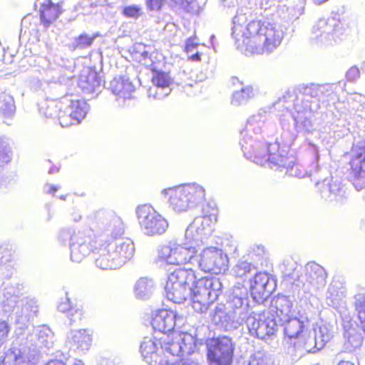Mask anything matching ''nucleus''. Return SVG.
Masks as SVG:
<instances>
[{"mask_svg":"<svg viewBox=\"0 0 365 365\" xmlns=\"http://www.w3.org/2000/svg\"><path fill=\"white\" fill-rule=\"evenodd\" d=\"M90 225L98 229V238L103 244H108L121 238L124 225L121 218L112 212L101 210L91 213L86 217Z\"/></svg>","mask_w":365,"mask_h":365,"instance_id":"9","label":"nucleus"},{"mask_svg":"<svg viewBox=\"0 0 365 365\" xmlns=\"http://www.w3.org/2000/svg\"><path fill=\"white\" fill-rule=\"evenodd\" d=\"M354 298L355 309L358 314L360 326L365 333V294H357Z\"/></svg>","mask_w":365,"mask_h":365,"instance_id":"48","label":"nucleus"},{"mask_svg":"<svg viewBox=\"0 0 365 365\" xmlns=\"http://www.w3.org/2000/svg\"><path fill=\"white\" fill-rule=\"evenodd\" d=\"M64 104L62 98L58 100H46L41 103L39 107L40 112L47 118H58L61 123V116L63 115Z\"/></svg>","mask_w":365,"mask_h":365,"instance_id":"40","label":"nucleus"},{"mask_svg":"<svg viewBox=\"0 0 365 365\" xmlns=\"http://www.w3.org/2000/svg\"><path fill=\"white\" fill-rule=\"evenodd\" d=\"M140 351L143 360L149 365H171L168 359H164L160 348L150 337H145L141 342Z\"/></svg>","mask_w":365,"mask_h":365,"instance_id":"28","label":"nucleus"},{"mask_svg":"<svg viewBox=\"0 0 365 365\" xmlns=\"http://www.w3.org/2000/svg\"><path fill=\"white\" fill-rule=\"evenodd\" d=\"M286 167L283 168V170H285V175L289 176L296 177L299 178H304L307 175H309L311 171H312L317 176L319 173L326 172V169H322L318 165H314V168L310 170L309 172L305 170L302 165L294 163V157H290L287 161Z\"/></svg>","mask_w":365,"mask_h":365,"instance_id":"39","label":"nucleus"},{"mask_svg":"<svg viewBox=\"0 0 365 365\" xmlns=\"http://www.w3.org/2000/svg\"><path fill=\"white\" fill-rule=\"evenodd\" d=\"M344 336L345 339L344 348L349 352L359 348L362 344L363 337L355 328L348 327L346 325H344Z\"/></svg>","mask_w":365,"mask_h":365,"instance_id":"41","label":"nucleus"},{"mask_svg":"<svg viewBox=\"0 0 365 365\" xmlns=\"http://www.w3.org/2000/svg\"><path fill=\"white\" fill-rule=\"evenodd\" d=\"M314 334L319 336L318 346L324 347L325 344L327 343L332 337V334L330 327L328 324H322L319 327L318 330L313 331Z\"/></svg>","mask_w":365,"mask_h":365,"instance_id":"51","label":"nucleus"},{"mask_svg":"<svg viewBox=\"0 0 365 365\" xmlns=\"http://www.w3.org/2000/svg\"><path fill=\"white\" fill-rule=\"evenodd\" d=\"M10 148L3 140L0 139V163H8L10 161Z\"/></svg>","mask_w":365,"mask_h":365,"instance_id":"56","label":"nucleus"},{"mask_svg":"<svg viewBox=\"0 0 365 365\" xmlns=\"http://www.w3.org/2000/svg\"><path fill=\"white\" fill-rule=\"evenodd\" d=\"M255 96L253 87L245 86L240 91H235L232 96L231 103L235 106L244 105Z\"/></svg>","mask_w":365,"mask_h":365,"instance_id":"46","label":"nucleus"},{"mask_svg":"<svg viewBox=\"0 0 365 365\" xmlns=\"http://www.w3.org/2000/svg\"><path fill=\"white\" fill-rule=\"evenodd\" d=\"M207 359L209 365H230L235 344L227 336L209 339L206 341Z\"/></svg>","mask_w":365,"mask_h":365,"instance_id":"15","label":"nucleus"},{"mask_svg":"<svg viewBox=\"0 0 365 365\" xmlns=\"http://www.w3.org/2000/svg\"><path fill=\"white\" fill-rule=\"evenodd\" d=\"M245 321L250 335L262 340L273 336L277 330V319L268 312L250 314Z\"/></svg>","mask_w":365,"mask_h":365,"instance_id":"18","label":"nucleus"},{"mask_svg":"<svg viewBox=\"0 0 365 365\" xmlns=\"http://www.w3.org/2000/svg\"><path fill=\"white\" fill-rule=\"evenodd\" d=\"M275 281L265 272L255 274L250 282V293L253 300L260 304L272 292L275 287Z\"/></svg>","mask_w":365,"mask_h":365,"instance_id":"25","label":"nucleus"},{"mask_svg":"<svg viewBox=\"0 0 365 365\" xmlns=\"http://www.w3.org/2000/svg\"><path fill=\"white\" fill-rule=\"evenodd\" d=\"M136 215L142 230L148 236L162 235L168 227L167 220L149 205L138 206Z\"/></svg>","mask_w":365,"mask_h":365,"instance_id":"16","label":"nucleus"},{"mask_svg":"<svg viewBox=\"0 0 365 365\" xmlns=\"http://www.w3.org/2000/svg\"><path fill=\"white\" fill-rule=\"evenodd\" d=\"M23 289V284L19 283L8 284L4 287L0 303L6 312L11 311L18 303H21Z\"/></svg>","mask_w":365,"mask_h":365,"instance_id":"34","label":"nucleus"},{"mask_svg":"<svg viewBox=\"0 0 365 365\" xmlns=\"http://www.w3.org/2000/svg\"><path fill=\"white\" fill-rule=\"evenodd\" d=\"M78 86L84 93L97 96L103 86L97 72L86 68L79 77Z\"/></svg>","mask_w":365,"mask_h":365,"instance_id":"33","label":"nucleus"},{"mask_svg":"<svg viewBox=\"0 0 365 365\" xmlns=\"http://www.w3.org/2000/svg\"><path fill=\"white\" fill-rule=\"evenodd\" d=\"M197 45L198 43L195 41V38H189L185 43V50L186 53L189 55L190 59L194 61H200V53L197 51L194 53Z\"/></svg>","mask_w":365,"mask_h":365,"instance_id":"53","label":"nucleus"},{"mask_svg":"<svg viewBox=\"0 0 365 365\" xmlns=\"http://www.w3.org/2000/svg\"><path fill=\"white\" fill-rule=\"evenodd\" d=\"M16 110L13 97L6 93L0 94V118H7L13 116Z\"/></svg>","mask_w":365,"mask_h":365,"instance_id":"45","label":"nucleus"},{"mask_svg":"<svg viewBox=\"0 0 365 365\" xmlns=\"http://www.w3.org/2000/svg\"><path fill=\"white\" fill-rule=\"evenodd\" d=\"M184 322L182 316L174 311L163 309L155 312L151 324L154 330L165 334L173 331L175 327H181Z\"/></svg>","mask_w":365,"mask_h":365,"instance_id":"23","label":"nucleus"},{"mask_svg":"<svg viewBox=\"0 0 365 365\" xmlns=\"http://www.w3.org/2000/svg\"><path fill=\"white\" fill-rule=\"evenodd\" d=\"M280 322L284 327V334L290 340L292 346V342L299 339L307 331L304 322L297 317H289L288 320Z\"/></svg>","mask_w":365,"mask_h":365,"instance_id":"37","label":"nucleus"},{"mask_svg":"<svg viewBox=\"0 0 365 365\" xmlns=\"http://www.w3.org/2000/svg\"><path fill=\"white\" fill-rule=\"evenodd\" d=\"M168 6L172 9H185L190 4V0H167Z\"/></svg>","mask_w":365,"mask_h":365,"instance_id":"58","label":"nucleus"},{"mask_svg":"<svg viewBox=\"0 0 365 365\" xmlns=\"http://www.w3.org/2000/svg\"><path fill=\"white\" fill-rule=\"evenodd\" d=\"M11 250L9 249L8 245L5 244H0V262L1 263H6L10 260Z\"/></svg>","mask_w":365,"mask_h":365,"instance_id":"60","label":"nucleus"},{"mask_svg":"<svg viewBox=\"0 0 365 365\" xmlns=\"http://www.w3.org/2000/svg\"><path fill=\"white\" fill-rule=\"evenodd\" d=\"M348 23L335 18L320 19L312 26L311 41L321 46L339 43L350 34Z\"/></svg>","mask_w":365,"mask_h":365,"instance_id":"6","label":"nucleus"},{"mask_svg":"<svg viewBox=\"0 0 365 365\" xmlns=\"http://www.w3.org/2000/svg\"><path fill=\"white\" fill-rule=\"evenodd\" d=\"M319 336L313 332L307 331L297 339L293 341L292 346L289 347L288 351L292 355L301 357L306 353H314L322 349L323 347L318 346Z\"/></svg>","mask_w":365,"mask_h":365,"instance_id":"27","label":"nucleus"},{"mask_svg":"<svg viewBox=\"0 0 365 365\" xmlns=\"http://www.w3.org/2000/svg\"><path fill=\"white\" fill-rule=\"evenodd\" d=\"M30 320L26 319L25 317H17L15 319L16 324V337L22 336L26 337V334L29 331H32V327L30 329Z\"/></svg>","mask_w":365,"mask_h":365,"instance_id":"52","label":"nucleus"},{"mask_svg":"<svg viewBox=\"0 0 365 365\" xmlns=\"http://www.w3.org/2000/svg\"><path fill=\"white\" fill-rule=\"evenodd\" d=\"M292 303L289 298L284 295H278L272 301L269 311L279 322L288 320L291 317Z\"/></svg>","mask_w":365,"mask_h":365,"instance_id":"35","label":"nucleus"},{"mask_svg":"<svg viewBox=\"0 0 365 365\" xmlns=\"http://www.w3.org/2000/svg\"><path fill=\"white\" fill-rule=\"evenodd\" d=\"M228 257L221 250L215 247H207L197 256L196 267L205 272L218 274L228 267Z\"/></svg>","mask_w":365,"mask_h":365,"instance_id":"17","label":"nucleus"},{"mask_svg":"<svg viewBox=\"0 0 365 365\" xmlns=\"http://www.w3.org/2000/svg\"><path fill=\"white\" fill-rule=\"evenodd\" d=\"M360 76V72L356 66L351 67L346 72V77L349 81L354 82L356 81Z\"/></svg>","mask_w":365,"mask_h":365,"instance_id":"61","label":"nucleus"},{"mask_svg":"<svg viewBox=\"0 0 365 365\" xmlns=\"http://www.w3.org/2000/svg\"><path fill=\"white\" fill-rule=\"evenodd\" d=\"M120 267L133 258L135 247L133 240L128 237H121L108 243Z\"/></svg>","mask_w":365,"mask_h":365,"instance_id":"29","label":"nucleus"},{"mask_svg":"<svg viewBox=\"0 0 365 365\" xmlns=\"http://www.w3.org/2000/svg\"><path fill=\"white\" fill-rule=\"evenodd\" d=\"M35 6L39 8L41 22L46 29L48 28L62 13L60 4H55L52 0H37Z\"/></svg>","mask_w":365,"mask_h":365,"instance_id":"30","label":"nucleus"},{"mask_svg":"<svg viewBox=\"0 0 365 365\" xmlns=\"http://www.w3.org/2000/svg\"><path fill=\"white\" fill-rule=\"evenodd\" d=\"M59 189L58 186L51 185L49 184H46L44 187V190L47 193L54 194Z\"/></svg>","mask_w":365,"mask_h":365,"instance_id":"64","label":"nucleus"},{"mask_svg":"<svg viewBox=\"0 0 365 365\" xmlns=\"http://www.w3.org/2000/svg\"><path fill=\"white\" fill-rule=\"evenodd\" d=\"M325 269L315 262H309L304 267V272L297 276V286L302 287L305 292L313 293L326 284Z\"/></svg>","mask_w":365,"mask_h":365,"instance_id":"21","label":"nucleus"},{"mask_svg":"<svg viewBox=\"0 0 365 365\" xmlns=\"http://www.w3.org/2000/svg\"><path fill=\"white\" fill-rule=\"evenodd\" d=\"M93 236V230L91 228L68 227L59 231L58 238L63 244L68 243L71 259L79 263L96 248V242Z\"/></svg>","mask_w":365,"mask_h":365,"instance_id":"5","label":"nucleus"},{"mask_svg":"<svg viewBox=\"0 0 365 365\" xmlns=\"http://www.w3.org/2000/svg\"><path fill=\"white\" fill-rule=\"evenodd\" d=\"M96 258V266L101 269H115L120 267L108 244H101Z\"/></svg>","mask_w":365,"mask_h":365,"instance_id":"36","label":"nucleus"},{"mask_svg":"<svg viewBox=\"0 0 365 365\" xmlns=\"http://www.w3.org/2000/svg\"><path fill=\"white\" fill-rule=\"evenodd\" d=\"M197 247L189 242L182 244L170 242L158 252V260L169 264L192 267L197 262Z\"/></svg>","mask_w":365,"mask_h":365,"instance_id":"11","label":"nucleus"},{"mask_svg":"<svg viewBox=\"0 0 365 365\" xmlns=\"http://www.w3.org/2000/svg\"><path fill=\"white\" fill-rule=\"evenodd\" d=\"M11 330V327L9 323L5 320H0V343L4 344L9 336Z\"/></svg>","mask_w":365,"mask_h":365,"instance_id":"57","label":"nucleus"},{"mask_svg":"<svg viewBox=\"0 0 365 365\" xmlns=\"http://www.w3.org/2000/svg\"><path fill=\"white\" fill-rule=\"evenodd\" d=\"M122 13L127 18L137 19L143 15V11L140 6L129 5L123 8Z\"/></svg>","mask_w":365,"mask_h":365,"instance_id":"54","label":"nucleus"},{"mask_svg":"<svg viewBox=\"0 0 365 365\" xmlns=\"http://www.w3.org/2000/svg\"><path fill=\"white\" fill-rule=\"evenodd\" d=\"M161 354L164 359L173 361L170 357L179 356L181 354H190L194 352L195 344L194 338L185 333L173 332L165 334L160 339Z\"/></svg>","mask_w":365,"mask_h":365,"instance_id":"13","label":"nucleus"},{"mask_svg":"<svg viewBox=\"0 0 365 365\" xmlns=\"http://www.w3.org/2000/svg\"><path fill=\"white\" fill-rule=\"evenodd\" d=\"M170 363L171 365H199L197 361L192 358L180 359L175 362L170 361Z\"/></svg>","mask_w":365,"mask_h":365,"instance_id":"62","label":"nucleus"},{"mask_svg":"<svg viewBox=\"0 0 365 365\" xmlns=\"http://www.w3.org/2000/svg\"><path fill=\"white\" fill-rule=\"evenodd\" d=\"M214 220L212 215L196 217L185 230V242L196 247L202 245L212 233Z\"/></svg>","mask_w":365,"mask_h":365,"instance_id":"19","label":"nucleus"},{"mask_svg":"<svg viewBox=\"0 0 365 365\" xmlns=\"http://www.w3.org/2000/svg\"><path fill=\"white\" fill-rule=\"evenodd\" d=\"M222 283L217 277H202L192 287V308L199 313L205 312L222 293Z\"/></svg>","mask_w":365,"mask_h":365,"instance_id":"10","label":"nucleus"},{"mask_svg":"<svg viewBox=\"0 0 365 365\" xmlns=\"http://www.w3.org/2000/svg\"><path fill=\"white\" fill-rule=\"evenodd\" d=\"M269 254L262 245H254L250 247L247 255V259L250 260L253 266L257 269L262 267L267 261Z\"/></svg>","mask_w":365,"mask_h":365,"instance_id":"43","label":"nucleus"},{"mask_svg":"<svg viewBox=\"0 0 365 365\" xmlns=\"http://www.w3.org/2000/svg\"><path fill=\"white\" fill-rule=\"evenodd\" d=\"M62 103L64 104L63 115L61 116L62 127L78 124L86 117L88 105L76 96L66 95L62 97Z\"/></svg>","mask_w":365,"mask_h":365,"instance_id":"20","label":"nucleus"},{"mask_svg":"<svg viewBox=\"0 0 365 365\" xmlns=\"http://www.w3.org/2000/svg\"><path fill=\"white\" fill-rule=\"evenodd\" d=\"M247 365H275L272 356L264 351H257L251 355Z\"/></svg>","mask_w":365,"mask_h":365,"instance_id":"47","label":"nucleus"},{"mask_svg":"<svg viewBox=\"0 0 365 365\" xmlns=\"http://www.w3.org/2000/svg\"><path fill=\"white\" fill-rule=\"evenodd\" d=\"M71 220L74 222H78L82 219V213L81 212L77 209L76 207H73L71 214H70Z\"/></svg>","mask_w":365,"mask_h":365,"instance_id":"63","label":"nucleus"},{"mask_svg":"<svg viewBox=\"0 0 365 365\" xmlns=\"http://www.w3.org/2000/svg\"><path fill=\"white\" fill-rule=\"evenodd\" d=\"M153 87L148 90V96H153L155 99H162L168 96L171 89V78L168 73L158 71L153 73L152 78Z\"/></svg>","mask_w":365,"mask_h":365,"instance_id":"31","label":"nucleus"},{"mask_svg":"<svg viewBox=\"0 0 365 365\" xmlns=\"http://www.w3.org/2000/svg\"><path fill=\"white\" fill-rule=\"evenodd\" d=\"M336 88L335 84L312 83L299 86L296 92L288 91L275 104L286 108L285 113L280 117L281 123L285 125L291 120L298 133L309 132L312 128L313 113L319 108L320 103H327L331 99Z\"/></svg>","mask_w":365,"mask_h":365,"instance_id":"1","label":"nucleus"},{"mask_svg":"<svg viewBox=\"0 0 365 365\" xmlns=\"http://www.w3.org/2000/svg\"><path fill=\"white\" fill-rule=\"evenodd\" d=\"M162 194L169 196L170 207L179 213L196 207L205 199V190L197 183L164 189Z\"/></svg>","mask_w":365,"mask_h":365,"instance_id":"7","label":"nucleus"},{"mask_svg":"<svg viewBox=\"0 0 365 365\" xmlns=\"http://www.w3.org/2000/svg\"><path fill=\"white\" fill-rule=\"evenodd\" d=\"M28 340L24 336L16 337L0 356V365H36L38 350L29 346Z\"/></svg>","mask_w":365,"mask_h":365,"instance_id":"12","label":"nucleus"},{"mask_svg":"<svg viewBox=\"0 0 365 365\" xmlns=\"http://www.w3.org/2000/svg\"><path fill=\"white\" fill-rule=\"evenodd\" d=\"M197 277L192 267L179 268L171 272L165 287L166 297L174 303L183 302L191 296Z\"/></svg>","mask_w":365,"mask_h":365,"instance_id":"8","label":"nucleus"},{"mask_svg":"<svg viewBox=\"0 0 365 365\" xmlns=\"http://www.w3.org/2000/svg\"><path fill=\"white\" fill-rule=\"evenodd\" d=\"M110 89L119 106H128L135 98V87L128 78H114L110 83Z\"/></svg>","mask_w":365,"mask_h":365,"instance_id":"24","label":"nucleus"},{"mask_svg":"<svg viewBox=\"0 0 365 365\" xmlns=\"http://www.w3.org/2000/svg\"><path fill=\"white\" fill-rule=\"evenodd\" d=\"M242 36L246 56L269 54L280 45L283 32L274 24L257 20L247 25Z\"/></svg>","mask_w":365,"mask_h":365,"instance_id":"3","label":"nucleus"},{"mask_svg":"<svg viewBox=\"0 0 365 365\" xmlns=\"http://www.w3.org/2000/svg\"><path fill=\"white\" fill-rule=\"evenodd\" d=\"M257 269L255 266H253L252 263L247 259H241L239 262L234 267L233 272L238 277H244L247 274L250 273L252 270Z\"/></svg>","mask_w":365,"mask_h":365,"instance_id":"49","label":"nucleus"},{"mask_svg":"<svg viewBox=\"0 0 365 365\" xmlns=\"http://www.w3.org/2000/svg\"><path fill=\"white\" fill-rule=\"evenodd\" d=\"M57 309L58 312L65 314L71 326L81 320L83 316L81 308L73 304L67 297L61 299Z\"/></svg>","mask_w":365,"mask_h":365,"instance_id":"38","label":"nucleus"},{"mask_svg":"<svg viewBox=\"0 0 365 365\" xmlns=\"http://www.w3.org/2000/svg\"><path fill=\"white\" fill-rule=\"evenodd\" d=\"M97 36L98 34L89 36L86 33H83L74 39L73 42V46L76 49H84L89 48L91 46Z\"/></svg>","mask_w":365,"mask_h":365,"instance_id":"50","label":"nucleus"},{"mask_svg":"<svg viewBox=\"0 0 365 365\" xmlns=\"http://www.w3.org/2000/svg\"><path fill=\"white\" fill-rule=\"evenodd\" d=\"M247 19L245 14L237 12L232 20V36L236 38V35H238L237 31H241L242 24L246 23Z\"/></svg>","mask_w":365,"mask_h":365,"instance_id":"55","label":"nucleus"},{"mask_svg":"<svg viewBox=\"0 0 365 365\" xmlns=\"http://www.w3.org/2000/svg\"><path fill=\"white\" fill-rule=\"evenodd\" d=\"M267 115L260 110L252 115L245 128L240 132L241 148L244 155L261 166L267 165L275 170L283 171L291 156L287 150L280 148L277 143H268L263 140L262 132Z\"/></svg>","mask_w":365,"mask_h":365,"instance_id":"2","label":"nucleus"},{"mask_svg":"<svg viewBox=\"0 0 365 365\" xmlns=\"http://www.w3.org/2000/svg\"><path fill=\"white\" fill-rule=\"evenodd\" d=\"M352 152L350 177L356 189L360 190L365 187V141L354 145Z\"/></svg>","mask_w":365,"mask_h":365,"instance_id":"22","label":"nucleus"},{"mask_svg":"<svg viewBox=\"0 0 365 365\" xmlns=\"http://www.w3.org/2000/svg\"><path fill=\"white\" fill-rule=\"evenodd\" d=\"M147 7L150 11H159L163 5H168L167 0H147Z\"/></svg>","mask_w":365,"mask_h":365,"instance_id":"59","label":"nucleus"},{"mask_svg":"<svg viewBox=\"0 0 365 365\" xmlns=\"http://www.w3.org/2000/svg\"><path fill=\"white\" fill-rule=\"evenodd\" d=\"M26 337L29 346H34L37 350L38 347L50 348L53 344V333L46 326L32 327V331H29Z\"/></svg>","mask_w":365,"mask_h":365,"instance_id":"32","label":"nucleus"},{"mask_svg":"<svg viewBox=\"0 0 365 365\" xmlns=\"http://www.w3.org/2000/svg\"><path fill=\"white\" fill-rule=\"evenodd\" d=\"M93 332L88 329L71 330L66 338V346L75 352L84 354L92 344Z\"/></svg>","mask_w":365,"mask_h":365,"instance_id":"26","label":"nucleus"},{"mask_svg":"<svg viewBox=\"0 0 365 365\" xmlns=\"http://www.w3.org/2000/svg\"><path fill=\"white\" fill-rule=\"evenodd\" d=\"M325 173L327 171L319 173L317 176L312 171L309 173L312 180L316 181V187L322 198L335 205L345 203L348 198L346 187L340 180H334L332 177L326 178L321 181Z\"/></svg>","mask_w":365,"mask_h":365,"instance_id":"14","label":"nucleus"},{"mask_svg":"<svg viewBox=\"0 0 365 365\" xmlns=\"http://www.w3.org/2000/svg\"><path fill=\"white\" fill-rule=\"evenodd\" d=\"M134 290L137 298L148 299L153 293L154 282L151 279L142 277L136 282Z\"/></svg>","mask_w":365,"mask_h":365,"instance_id":"44","label":"nucleus"},{"mask_svg":"<svg viewBox=\"0 0 365 365\" xmlns=\"http://www.w3.org/2000/svg\"><path fill=\"white\" fill-rule=\"evenodd\" d=\"M227 312L223 306H216L210 317L215 324L225 331L239 328L250 315L248 292L246 288L235 287L230 291L227 299Z\"/></svg>","mask_w":365,"mask_h":365,"instance_id":"4","label":"nucleus"},{"mask_svg":"<svg viewBox=\"0 0 365 365\" xmlns=\"http://www.w3.org/2000/svg\"><path fill=\"white\" fill-rule=\"evenodd\" d=\"M21 308L17 306L15 311V316L26 318L31 321L36 317L38 312V305L34 299H21Z\"/></svg>","mask_w":365,"mask_h":365,"instance_id":"42","label":"nucleus"}]
</instances>
